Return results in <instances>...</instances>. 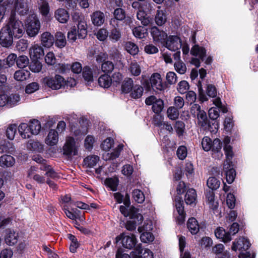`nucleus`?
<instances>
[{
  "mask_svg": "<svg viewBox=\"0 0 258 258\" xmlns=\"http://www.w3.org/2000/svg\"><path fill=\"white\" fill-rule=\"evenodd\" d=\"M141 244L136 245V247L131 253L133 258H153V253L149 249H145L144 252Z\"/></svg>",
  "mask_w": 258,
  "mask_h": 258,
  "instance_id": "f8f14e48",
  "label": "nucleus"
},
{
  "mask_svg": "<svg viewBox=\"0 0 258 258\" xmlns=\"http://www.w3.org/2000/svg\"><path fill=\"white\" fill-rule=\"evenodd\" d=\"M119 240H121L122 245L125 248L131 249L136 247L137 240L134 234L127 235L123 233L116 237V242Z\"/></svg>",
  "mask_w": 258,
  "mask_h": 258,
  "instance_id": "7ed1b4c3",
  "label": "nucleus"
},
{
  "mask_svg": "<svg viewBox=\"0 0 258 258\" xmlns=\"http://www.w3.org/2000/svg\"><path fill=\"white\" fill-rule=\"evenodd\" d=\"M63 154L67 156H75L77 154L75 140L73 138L68 137L63 147Z\"/></svg>",
  "mask_w": 258,
  "mask_h": 258,
  "instance_id": "1a4fd4ad",
  "label": "nucleus"
},
{
  "mask_svg": "<svg viewBox=\"0 0 258 258\" xmlns=\"http://www.w3.org/2000/svg\"><path fill=\"white\" fill-rule=\"evenodd\" d=\"M91 18L92 24L98 27L103 24L105 19L104 14L100 11L93 12L91 15Z\"/></svg>",
  "mask_w": 258,
  "mask_h": 258,
  "instance_id": "f3484780",
  "label": "nucleus"
},
{
  "mask_svg": "<svg viewBox=\"0 0 258 258\" xmlns=\"http://www.w3.org/2000/svg\"><path fill=\"white\" fill-rule=\"evenodd\" d=\"M190 53L194 56H199L202 61H204L206 56L205 49L198 45H195L192 47Z\"/></svg>",
  "mask_w": 258,
  "mask_h": 258,
  "instance_id": "72a5a7b5",
  "label": "nucleus"
},
{
  "mask_svg": "<svg viewBox=\"0 0 258 258\" xmlns=\"http://www.w3.org/2000/svg\"><path fill=\"white\" fill-rule=\"evenodd\" d=\"M250 246L249 241L244 237H240L235 240L233 242L232 246V249L236 251L246 250Z\"/></svg>",
  "mask_w": 258,
  "mask_h": 258,
  "instance_id": "2eb2a0df",
  "label": "nucleus"
},
{
  "mask_svg": "<svg viewBox=\"0 0 258 258\" xmlns=\"http://www.w3.org/2000/svg\"><path fill=\"white\" fill-rule=\"evenodd\" d=\"M137 18L144 26H147L150 23V19L147 16L146 12L141 10L137 12Z\"/></svg>",
  "mask_w": 258,
  "mask_h": 258,
  "instance_id": "37998d69",
  "label": "nucleus"
},
{
  "mask_svg": "<svg viewBox=\"0 0 258 258\" xmlns=\"http://www.w3.org/2000/svg\"><path fill=\"white\" fill-rule=\"evenodd\" d=\"M8 106L13 107L16 105L20 101V97L19 94H12L8 96Z\"/></svg>",
  "mask_w": 258,
  "mask_h": 258,
  "instance_id": "4d7b16f0",
  "label": "nucleus"
},
{
  "mask_svg": "<svg viewBox=\"0 0 258 258\" xmlns=\"http://www.w3.org/2000/svg\"><path fill=\"white\" fill-rule=\"evenodd\" d=\"M30 70L34 72L38 73L40 72L42 69L41 63L38 60V59L33 60L29 67Z\"/></svg>",
  "mask_w": 258,
  "mask_h": 258,
  "instance_id": "338daca9",
  "label": "nucleus"
},
{
  "mask_svg": "<svg viewBox=\"0 0 258 258\" xmlns=\"http://www.w3.org/2000/svg\"><path fill=\"white\" fill-rule=\"evenodd\" d=\"M105 182L106 185L109 187L113 191L117 190V186L118 184V179L117 178H107Z\"/></svg>",
  "mask_w": 258,
  "mask_h": 258,
  "instance_id": "6e6d98bb",
  "label": "nucleus"
},
{
  "mask_svg": "<svg viewBox=\"0 0 258 258\" xmlns=\"http://www.w3.org/2000/svg\"><path fill=\"white\" fill-rule=\"evenodd\" d=\"M174 68L177 72L180 74H184L186 71L185 64L182 61H175Z\"/></svg>",
  "mask_w": 258,
  "mask_h": 258,
  "instance_id": "69168bd1",
  "label": "nucleus"
},
{
  "mask_svg": "<svg viewBox=\"0 0 258 258\" xmlns=\"http://www.w3.org/2000/svg\"><path fill=\"white\" fill-rule=\"evenodd\" d=\"M55 45L59 48L64 47L67 44L66 36L63 33L61 32H57L55 35Z\"/></svg>",
  "mask_w": 258,
  "mask_h": 258,
  "instance_id": "c9c22d12",
  "label": "nucleus"
},
{
  "mask_svg": "<svg viewBox=\"0 0 258 258\" xmlns=\"http://www.w3.org/2000/svg\"><path fill=\"white\" fill-rule=\"evenodd\" d=\"M99 158L97 156H89L84 159V162L86 166L89 167H93L96 165L99 161Z\"/></svg>",
  "mask_w": 258,
  "mask_h": 258,
  "instance_id": "a18cd8bd",
  "label": "nucleus"
},
{
  "mask_svg": "<svg viewBox=\"0 0 258 258\" xmlns=\"http://www.w3.org/2000/svg\"><path fill=\"white\" fill-rule=\"evenodd\" d=\"M37 168L34 166H31L28 171V176L32 178L37 183L39 184H43L46 182L45 177L41 174L36 173Z\"/></svg>",
  "mask_w": 258,
  "mask_h": 258,
  "instance_id": "a211bd4d",
  "label": "nucleus"
},
{
  "mask_svg": "<svg viewBox=\"0 0 258 258\" xmlns=\"http://www.w3.org/2000/svg\"><path fill=\"white\" fill-rule=\"evenodd\" d=\"M47 85L54 90L60 89L64 84V79L60 75H57L53 77H47L44 79Z\"/></svg>",
  "mask_w": 258,
  "mask_h": 258,
  "instance_id": "6e6552de",
  "label": "nucleus"
},
{
  "mask_svg": "<svg viewBox=\"0 0 258 258\" xmlns=\"http://www.w3.org/2000/svg\"><path fill=\"white\" fill-rule=\"evenodd\" d=\"M145 102L148 105H152L153 111L155 113L161 112L164 107L163 101L161 99H157L154 96H150L147 98Z\"/></svg>",
  "mask_w": 258,
  "mask_h": 258,
  "instance_id": "0eeeda50",
  "label": "nucleus"
},
{
  "mask_svg": "<svg viewBox=\"0 0 258 258\" xmlns=\"http://www.w3.org/2000/svg\"><path fill=\"white\" fill-rule=\"evenodd\" d=\"M17 58V55L14 53L9 54L6 59H5V64L7 68L14 66L15 62H16Z\"/></svg>",
  "mask_w": 258,
  "mask_h": 258,
  "instance_id": "0e129e2a",
  "label": "nucleus"
},
{
  "mask_svg": "<svg viewBox=\"0 0 258 258\" xmlns=\"http://www.w3.org/2000/svg\"><path fill=\"white\" fill-rule=\"evenodd\" d=\"M29 123L31 133L34 135H38L41 128L40 122L38 120L33 119L31 120Z\"/></svg>",
  "mask_w": 258,
  "mask_h": 258,
  "instance_id": "79ce46f5",
  "label": "nucleus"
},
{
  "mask_svg": "<svg viewBox=\"0 0 258 258\" xmlns=\"http://www.w3.org/2000/svg\"><path fill=\"white\" fill-rule=\"evenodd\" d=\"M30 57L34 60L41 58L44 54L43 48L38 44H34L29 49Z\"/></svg>",
  "mask_w": 258,
  "mask_h": 258,
  "instance_id": "dca6fc26",
  "label": "nucleus"
},
{
  "mask_svg": "<svg viewBox=\"0 0 258 258\" xmlns=\"http://www.w3.org/2000/svg\"><path fill=\"white\" fill-rule=\"evenodd\" d=\"M152 229V225L150 223H147L143 227H139L138 230L139 232H143L141 236V240L144 243L152 242L154 240L153 234L149 231Z\"/></svg>",
  "mask_w": 258,
  "mask_h": 258,
  "instance_id": "39448f33",
  "label": "nucleus"
},
{
  "mask_svg": "<svg viewBox=\"0 0 258 258\" xmlns=\"http://www.w3.org/2000/svg\"><path fill=\"white\" fill-rule=\"evenodd\" d=\"M27 148L30 151L40 152L43 150V145L38 141L31 140L28 142Z\"/></svg>",
  "mask_w": 258,
  "mask_h": 258,
  "instance_id": "c756f323",
  "label": "nucleus"
},
{
  "mask_svg": "<svg viewBox=\"0 0 258 258\" xmlns=\"http://www.w3.org/2000/svg\"><path fill=\"white\" fill-rule=\"evenodd\" d=\"M126 50L132 55H136L139 52L138 46L132 42H127L125 45Z\"/></svg>",
  "mask_w": 258,
  "mask_h": 258,
  "instance_id": "3c124183",
  "label": "nucleus"
},
{
  "mask_svg": "<svg viewBox=\"0 0 258 258\" xmlns=\"http://www.w3.org/2000/svg\"><path fill=\"white\" fill-rule=\"evenodd\" d=\"M114 18L111 19L116 20V22L118 23V21H122L125 18V12L121 8H117L114 10L113 12Z\"/></svg>",
  "mask_w": 258,
  "mask_h": 258,
  "instance_id": "de8ad7c7",
  "label": "nucleus"
},
{
  "mask_svg": "<svg viewBox=\"0 0 258 258\" xmlns=\"http://www.w3.org/2000/svg\"><path fill=\"white\" fill-rule=\"evenodd\" d=\"M222 147V144L220 140L218 139H216L214 140L212 143V150L213 152L215 153H217L218 154V156L221 157L222 156V154L220 153V150Z\"/></svg>",
  "mask_w": 258,
  "mask_h": 258,
  "instance_id": "13d9d810",
  "label": "nucleus"
},
{
  "mask_svg": "<svg viewBox=\"0 0 258 258\" xmlns=\"http://www.w3.org/2000/svg\"><path fill=\"white\" fill-rule=\"evenodd\" d=\"M131 220L127 221L125 224V228L129 231H133L136 228L137 224L142 223L143 220V217L141 220H139L137 218H130Z\"/></svg>",
  "mask_w": 258,
  "mask_h": 258,
  "instance_id": "c03bdc74",
  "label": "nucleus"
},
{
  "mask_svg": "<svg viewBox=\"0 0 258 258\" xmlns=\"http://www.w3.org/2000/svg\"><path fill=\"white\" fill-rule=\"evenodd\" d=\"M77 38H78V36L77 29L75 26H74L68 33V39L69 42L73 43Z\"/></svg>",
  "mask_w": 258,
  "mask_h": 258,
  "instance_id": "052dcab7",
  "label": "nucleus"
},
{
  "mask_svg": "<svg viewBox=\"0 0 258 258\" xmlns=\"http://www.w3.org/2000/svg\"><path fill=\"white\" fill-rule=\"evenodd\" d=\"M187 227L192 234L197 233L200 228L198 221L195 218L192 217L188 219L187 223Z\"/></svg>",
  "mask_w": 258,
  "mask_h": 258,
  "instance_id": "473e14b6",
  "label": "nucleus"
},
{
  "mask_svg": "<svg viewBox=\"0 0 258 258\" xmlns=\"http://www.w3.org/2000/svg\"><path fill=\"white\" fill-rule=\"evenodd\" d=\"M18 237L17 232L14 230H9L5 236V240L7 244L13 246L17 243Z\"/></svg>",
  "mask_w": 258,
  "mask_h": 258,
  "instance_id": "6ab92c4d",
  "label": "nucleus"
},
{
  "mask_svg": "<svg viewBox=\"0 0 258 258\" xmlns=\"http://www.w3.org/2000/svg\"><path fill=\"white\" fill-rule=\"evenodd\" d=\"M83 77L84 80L88 82H92L93 80V77L92 72L90 68L88 67H85L83 70Z\"/></svg>",
  "mask_w": 258,
  "mask_h": 258,
  "instance_id": "bf43d9fd",
  "label": "nucleus"
},
{
  "mask_svg": "<svg viewBox=\"0 0 258 258\" xmlns=\"http://www.w3.org/2000/svg\"><path fill=\"white\" fill-rule=\"evenodd\" d=\"M109 24L111 26V29L108 33L109 38L112 42H116L121 38V30L118 28V24L116 20L110 19Z\"/></svg>",
  "mask_w": 258,
  "mask_h": 258,
  "instance_id": "20e7f679",
  "label": "nucleus"
},
{
  "mask_svg": "<svg viewBox=\"0 0 258 258\" xmlns=\"http://www.w3.org/2000/svg\"><path fill=\"white\" fill-rule=\"evenodd\" d=\"M123 145H119L117 148H116L111 153H106L103 155V158L105 160H113L116 158H117L119 154L120 151L122 150Z\"/></svg>",
  "mask_w": 258,
  "mask_h": 258,
  "instance_id": "f704fd0d",
  "label": "nucleus"
},
{
  "mask_svg": "<svg viewBox=\"0 0 258 258\" xmlns=\"http://www.w3.org/2000/svg\"><path fill=\"white\" fill-rule=\"evenodd\" d=\"M128 71L132 76H139L142 72V67L136 60L132 61L130 64Z\"/></svg>",
  "mask_w": 258,
  "mask_h": 258,
  "instance_id": "b1692460",
  "label": "nucleus"
},
{
  "mask_svg": "<svg viewBox=\"0 0 258 258\" xmlns=\"http://www.w3.org/2000/svg\"><path fill=\"white\" fill-rule=\"evenodd\" d=\"M197 122L199 125L203 128H207L208 126V120L206 113L205 111L201 112L197 116Z\"/></svg>",
  "mask_w": 258,
  "mask_h": 258,
  "instance_id": "e433bc0d",
  "label": "nucleus"
},
{
  "mask_svg": "<svg viewBox=\"0 0 258 258\" xmlns=\"http://www.w3.org/2000/svg\"><path fill=\"white\" fill-rule=\"evenodd\" d=\"M133 197L135 201L138 203H142L145 201V196L143 192L139 189L133 190Z\"/></svg>",
  "mask_w": 258,
  "mask_h": 258,
  "instance_id": "5fc2aeb1",
  "label": "nucleus"
},
{
  "mask_svg": "<svg viewBox=\"0 0 258 258\" xmlns=\"http://www.w3.org/2000/svg\"><path fill=\"white\" fill-rule=\"evenodd\" d=\"M178 109L173 106L169 107L167 110V116L172 120L176 119L179 116Z\"/></svg>",
  "mask_w": 258,
  "mask_h": 258,
  "instance_id": "864d4df0",
  "label": "nucleus"
},
{
  "mask_svg": "<svg viewBox=\"0 0 258 258\" xmlns=\"http://www.w3.org/2000/svg\"><path fill=\"white\" fill-rule=\"evenodd\" d=\"M207 184L213 190L219 187L220 181L215 177H210L207 180Z\"/></svg>",
  "mask_w": 258,
  "mask_h": 258,
  "instance_id": "09e8293b",
  "label": "nucleus"
},
{
  "mask_svg": "<svg viewBox=\"0 0 258 258\" xmlns=\"http://www.w3.org/2000/svg\"><path fill=\"white\" fill-rule=\"evenodd\" d=\"M126 206H120L119 208L120 212L125 217H129L130 218H137L141 220L142 218V215L140 213L139 210L131 207L127 209Z\"/></svg>",
  "mask_w": 258,
  "mask_h": 258,
  "instance_id": "9d476101",
  "label": "nucleus"
},
{
  "mask_svg": "<svg viewBox=\"0 0 258 258\" xmlns=\"http://www.w3.org/2000/svg\"><path fill=\"white\" fill-rule=\"evenodd\" d=\"M169 50L175 51L178 50L182 46L179 37L177 36H169L168 37L164 45Z\"/></svg>",
  "mask_w": 258,
  "mask_h": 258,
  "instance_id": "423d86ee",
  "label": "nucleus"
},
{
  "mask_svg": "<svg viewBox=\"0 0 258 258\" xmlns=\"http://www.w3.org/2000/svg\"><path fill=\"white\" fill-rule=\"evenodd\" d=\"M143 91L144 89L141 86L136 85L131 91V96L135 99L139 98L142 96Z\"/></svg>",
  "mask_w": 258,
  "mask_h": 258,
  "instance_id": "49530a36",
  "label": "nucleus"
},
{
  "mask_svg": "<svg viewBox=\"0 0 258 258\" xmlns=\"http://www.w3.org/2000/svg\"><path fill=\"white\" fill-rule=\"evenodd\" d=\"M150 82L153 89L162 90L164 88V86L162 83L161 76L158 73H154L151 76Z\"/></svg>",
  "mask_w": 258,
  "mask_h": 258,
  "instance_id": "aec40b11",
  "label": "nucleus"
},
{
  "mask_svg": "<svg viewBox=\"0 0 258 258\" xmlns=\"http://www.w3.org/2000/svg\"><path fill=\"white\" fill-rule=\"evenodd\" d=\"M114 141L111 138H107L101 144L102 149L105 151H108L112 147Z\"/></svg>",
  "mask_w": 258,
  "mask_h": 258,
  "instance_id": "774afa93",
  "label": "nucleus"
},
{
  "mask_svg": "<svg viewBox=\"0 0 258 258\" xmlns=\"http://www.w3.org/2000/svg\"><path fill=\"white\" fill-rule=\"evenodd\" d=\"M18 131L23 139H28L33 135L30 129L29 123H21L18 127Z\"/></svg>",
  "mask_w": 258,
  "mask_h": 258,
  "instance_id": "393cba45",
  "label": "nucleus"
},
{
  "mask_svg": "<svg viewBox=\"0 0 258 258\" xmlns=\"http://www.w3.org/2000/svg\"><path fill=\"white\" fill-rule=\"evenodd\" d=\"M134 81L132 79L127 78L123 82L121 85V90L124 93H128L131 91L134 87Z\"/></svg>",
  "mask_w": 258,
  "mask_h": 258,
  "instance_id": "a19ab883",
  "label": "nucleus"
},
{
  "mask_svg": "<svg viewBox=\"0 0 258 258\" xmlns=\"http://www.w3.org/2000/svg\"><path fill=\"white\" fill-rule=\"evenodd\" d=\"M134 35L138 38L142 39L147 35V30L141 26H138L134 28L133 30Z\"/></svg>",
  "mask_w": 258,
  "mask_h": 258,
  "instance_id": "ea45409f",
  "label": "nucleus"
},
{
  "mask_svg": "<svg viewBox=\"0 0 258 258\" xmlns=\"http://www.w3.org/2000/svg\"><path fill=\"white\" fill-rule=\"evenodd\" d=\"M197 199V194L196 190L193 188L189 189L184 197V201L187 205L195 204Z\"/></svg>",
  "mask_w": 258,
  "mask_h": 258,
  "instance_id": "2f4dec72",
  "label": "nucleus"
},
{
  "mask_svg": "<svg viewBox=\"0 0 258 258\" xmlns=\"http://www.w3.org/2000/svg\"><path fill=\"white\" fill-rule=\"evenodd\" d=\"M223 170L225 172L227 182L229 184L232 183L235 179L236 173L231 161L226 160L224 163Z\"/></svg>",
  "mask_w": 258,
  "mask_h": 258,
  "instance_id": "4468645a",
  "label": "nucleus"
},
{
  "mask_svg": "<svg viewBox=\"0 0 258 258\" xmlns=\"http://www.w3.org/2000/svg\"><path fill=\"white\" fill-rule=\"evenodd\" d=\"M58 141V134L55 130L51 129L49 131L48 135L45 139V143L49 146L56 145Z\"/></svg>",
  "mask_w": 258,
  "mask_h": 258,
  "instance_id": "5701e85b",
  "label": "nucleus"
},
{
  "mask_svg": "<svg viewBox=\"0 0 258 258\" xmlns=\"http://www.w3.org/2000/svg\"><path fill=\"white\" fill-rule=\"evenodd\" d=\"M213 141L208 137H205L202 141L203 149L206 151H209L212 149Z\"/></svg>",
  "mask_w": 258,
  "mask_h": 258,
  "instance_id": "680f3d73",
  "label": "nucleus"
},
{
  "mask_svg": "<svg viewBox=\"0 0 258 258\" xmlns=\"http://www.w3.org/2000/svg\"><path fill=\"white\" fill-rule=\"evenodd\" d=\"M24 33L23 25L22 22L12 14L8 23L0 31V44L5 47H9L13 43L14 38L21 37Z\"/></svg>",
  "mask_w": 258,
  "mask_h": 258,
  "instance_id": "f257e3e1",
  "label": "nucleus"
},
{
  "mask_svg": "<svg viewBox=\"0 0 258 258\" xmlns=\"http://www.w3.org/2000/svg\"><path fill=\"white\" fill-rule=\"evenodd\" d=\"M215 236L219 239H221L224 242H229L232 238L228 232H226L223 228H217L215 232Z\"/></svg>",
  "mask_w": 258,
  "mask_h": 258,
  "instance_id": "cd10ccee",
  "label": "nucleus"
},
{
  "mask_svg": "<svg viewBox=\"0 0 258 258\" xmlns=\"http://www.w3.org/2000/svg\"><path fill=\"white\" fill-rule=\"evenodd\" d=\"M167 20L166 11L164 10H158L157 11L155 18V21L158 26H162L165 23Z\"/></svg>",
  "mask_w": 258,
  "mask_h": 258,
  "instance_id": "c85d7f7f",
  "label": "nucleus"
},
{
  "mask_svg": "<svg viewBox=\"0 0 258 258\" xmlns=\"http://www.w3.org/2000/svg\"><path fill=\"white\" fill-rule=\"evenodd\" d=\"M15 163V159L11 155H4L0 157V166L2 167H10Z\"/></svg>",
  "mask_w": 258,
  "mask_h": 258,
  "instance_id": "bb28decb",
  "label": "nucleus"
},
{
  "mask_svg": "<svg viewBox=\"0 0 258 258\" xmlns=\"http://www.w3.org/2000/svg\"><path fill=\"white\" fill-rule=\"evenodd\" d=\"M25 25L26 33L29 36L35 37L39 33L40 23L35 15H31L27 19Z\"/></svg>",
  "mask_w": 258,
  "mask_h": 258,
  "instance_id": "f03ea898",
  "label": "nucleus"
},
{
  "mask_svg": "<svg viewBox=\"0 0 258 258\" xmlns=\"http://www.w3.org/2000/svg\"><path fill=\"white\" fill-rule=\"evenodd\" d=\"M54 17L60 23H66L68 22L70 17L66 9L59 8L55 11Z\"/></svg>",
  "mask_w": 258,
  "mask_h": 258,
  "instance_id": "412c9836",
  "label": "nucleus"
},
{
  "mask_svg": "<svg viewBox=\"0 0 258 258\" xmlns=\"http://www.w3.org/2000/svg\"><path fill=\"white\" fill-rule=\"evenodd\" d=\"M206 198L211 208L215 209L218 207V203L215 201V194L213 190H207L206 193Z\"/></svg>",
  "mask_w": 258,
  "mask_h": 258,
  "instance_id": "7c9ffc66",
  "label": "nucleus"
},
{
  "mask_svg": "<svg viewBox=\"0 0 258 258\" xmlns=\"http://www.w3.org/2000/svg\"><path fill=\"white\" fill-rule=\"evenodd\" d=\"M29 76L30 73L29 71L24 70H20L17 71L15 73L14 78L18 81H23L27 79L29 77Z\"/></svg>",
  "mask_w": 258,
  "mask_h": 258,
  "instance_id": "58836bf2",
  "label": "nucleus"
},
{
  "mask_svg": "<svg viewBox=\"0 0 258 258\" xmlns=\"http://www.w3.org/2000/svg\"><path fill=\"white\" fill-rule=\"evenodd\" d=\"M15 152V148L13 145L8 142L3 145H0V153H10L13 154Z\"/></svg>",
  "mask_w": 258,
  "mask_h": 258,
  "instance_id": "8fccbe9b",
  "label": "nucleus"
},
{
  "mask_svg": "<svg viewBox=\"0 0 258 258\" xmlns=\"http://www.w3.org/2000/svg\"><path fill=\"white\" fill-rule=\"evenodd\" d=\"M77 27L78 30H77V31L78 32V38H85L87 34V25L86 21L84 19H80L78 22Z\"/></svg>",
  "mask_w": 258,
  "mask_h": 258,
  "instance_id": "4be33fe9",
  "label": "nucleus"
},
{
  "mask_svg": "<svg viewBox=\"0 0 258 258\" xmlns=\"http://www.w3.org/2000/svg\"><path fill=\"white\" fill-rule=\"evenodd\" d=\"M29 63L28 57L26 55H21L17 58V66L19 68H24L27 67Z\"/></svg>",
  "mask_w": 258,
  "mask_h": 258,
  "instance_id": "603ef678",
  "label": "nucleus"
},
{
  "mask_svg": "<svg viewBox=\"0 0 258 258\" xmlns=\"http://www.w3.org/2000/svg\"><path fill=\"white\" fill-rule=\"evenodd\" d=\"M17 132V126L15 124H12L8 126L6 131V135L8 139L12 140L14 139Z\"/></svg>",
  "mask_w": 258,
  "mask_h": 258,
  "instance_id": "e2e57ef3",
  "label": "nucleus"
},
{
  "mask_svg": "<svg viewBox=\"0 0 258 258\" xmlns=\"http://www.w3.org/2000/svg\"><path fill=\"white\" fill-rule=\"evenodd\" d=\"M151 34L154 41L164 45L168 36L166 32L163 31H160L157 27H153L151 28Z\"/></svg>",
  "mask_w": 258,
  "mask_h": 258,
  "instance_id": "ddd939ff",
  "label": "nucleus"
},
{
  "mask_svg": "<svg viewBox=\"0 0 258 258\" xmlns=\"http://www.w3.org/2000/svg\"><path fill=\"white\" fill-rule=\"evenodd\" d=\"M30 9V4L28 0H17L15 4V11L21 16L27 15Z\"/></svg>",
  "mask_w": 258,
  "mask_h": 258,
  "instance_id": "9b49d317",
  "label": "nucleus"
},
{
  "mask_svg": "<svg viewBox=\"0 0 258 258\" xmlns=\"http://www.w3.org/2000/svg\"><path fill=\"white\" fill-rule=\"evenodd\" d=\"M41 41L44 46L49 47L53 45L54 38L50 33L45 32L41 35Z\"/></svg>",
  "mask_w": 258,
  "mask_h": 258,
  "instance_id": "a878e982",
  "label": "nucleus"
},
{
  "mask_svg": "<svg viewBox=\"0 0 258 258\" xmlns=\"http://www.w3.org/2000/svg\"><path fill=\"white\" fill-rule=\"evenodd\" d=\"M98 84L100 87L104 88L109 87L112 83V79L108 75H101L98 79Z\"/></svg>",
  "mask_w": 258,
  "mask_h": 258,
  "instance_id": "4c0bfd02",
  "label": "nucleus"
}]
</instances>
